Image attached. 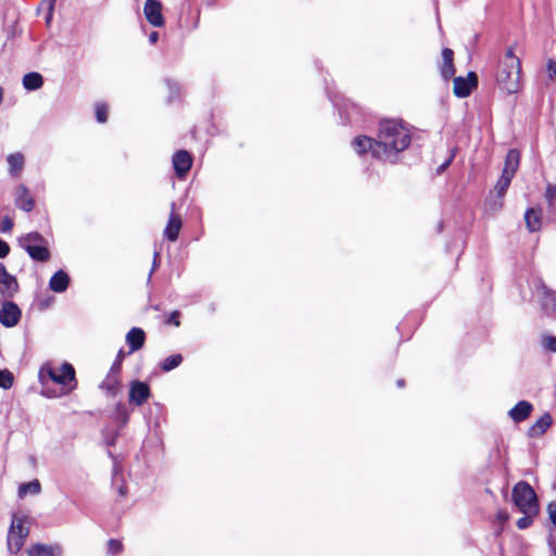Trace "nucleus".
<instances>
[{
    "mask_svg": "<svg viewBox=\"0 0 556 556\" xmlns=\"http://www.w3.org/2000/svg\"><path fill=\"white\" fill-rule=\"evenodd\" d=\"M410 140V130L402 121L384 119L379 124L376 140L358 136L352 141V146L358 154L370 152L376 159L394 162L397 154L407 149Z\"/></svg>",
    "mask_w": 556,
    "mask_h": 556,
    "instance_id": "nucleus-1",
    "label": "nucleus"
},
{
    "mask_svg": "<svg viewBox=\"0 0 556 556\" xmlns=\"http://www.w3.org/2000/svg\"><path fill=\"white\" fill-rule=\"evenodd\" d=\"M521 63L514 54L513 49H508L504 59L500 62L496 72V83L498 87L511 94L517 93L521 89Z\"/></svg>",
    "mask_w": 556,
    "mask_h": 556,
    "instance_id": "nucleus-2",
    "label": "nucleus"
},
{
    "mask_svg": "<svg viewBox=\"0 0 556 556\" xmlns=\"http://www.w3.org/2000/svg\"><path fill=\"white\" fill-rule=\"evenodd\" d=\"M40 379L47 375L54 383L62 387L63 392L61 394H68L76 386L75 369L68 363H63L59 367L45 366L40 369Z\"/></svg>",
    "mask_w": 556,
    "mask_h": 556,
    "instance_id": "nucleus-3",
    "label": "nucleus"
},
{
    "mask_svg": "<svg viewBox=\"0 0 556 556\" xmlns=\"http://www.w3.org/2000/svg\"><path fill=\"white\" fill-rule=\"evenodd\" d=\"M18 244L34 261L47 262L50 260L49 242L37 231H31L20 237Z\"/></svg>",
    "mask_w": 556,
    "mask_h": 556,
    "instance_id": "nucleus-4",
    "label": "nucleus"
},
{
    "mask_svg": "<svg viewBox=\"0 0 556 556\" xmlns=\"http://www.w3.org/2000/svg\"><path fill=\"white\" fill-rule=\"evenodd\" d=\"M513 502L519 511L525 515H536L539 511L538 498L532 486L523 481L513 489Z\"/></svg>",
    "mask_w": 556,
    "mask_h": 556,
    "instance_id": "nucleus-5",
    "label": "nucleus"
},
{
    "mask_svg": "<svg viewBox=\"0 0 556 556\" xmlns=\"http://www.w3.org/2000/svg\"><path fill=\"white\" fill-rule=\"evenodd\" d=\"M29 534V528L26 526L24 517L13 516L11 527L9 529L7 545L11 554H17Z\"/></svg>",
    "mask_w": 556,
    "mask_h": 556,
    "instance_id": "nucleus-6",
    "label": "nucleus"
},
{
    "mask_svg": "<svg viewBox=\"0 0 556 556\" xmlns=\"http://www.w3.org/2000/svg\"><path fill=\"white\" fill-rule=\"evenodd\" d=\"M535 296L538 298L541 307L546 313L556 311V293L548 289L541 280L535 283Z\"/></svg>",
    "mask_w": 556,
    "mask_h": 556,
    "instance_id": "nucleus-7",
    "label": "nucleus"
},
{
    "mask_svg": "<svg viewBox=\"0 0 556 556\" xmlns=\"http://www.w3.org/2000/svg\"><path fill=\"white\" fill-rule=\"evenodd\" d=\"M18 290V283L14 276L8 273L5 266L0 263V295L11 299Z\"/></svg>",
    "mask_w": 556,
    "mask_h": 556,
    "instance_id": "nucleus-8",
    "label": "nucleus"
},
{
    "mask_svg": "<svg viewBox=\"0 0 556 556\" xmlns=\"http://www.w3.org/2000/svg\"><path fill=\"white\" fill-rule=\"evenodd\" d=\"M478 78L473 72H470L466 78H454V93L458 98H466L470 94L471 90L477 86Z\"/></svg>",
    "mask_w": 556,
    "mask_h": 556,
    "instance_id": "nucleus-9",
    "label": "nucleus"
},
{
    "mask_svg": "<svg viewBox=\"0 0 556 556\" xmlns=\"http://www.w3.org/2000/svg\"><path fill=\"white\" fill-rule=\"evenodd\" d=\"M173 167L178 178H184L192 166V156L186 150H179L173 155Z\"/></svg>",
    "mask_w": 556,
    "mask_h": 556,
    "instance_id": "nucleus-10",
    "label": "nucleus"
},
{
    "mask_svg": "<svg viewBox=\"0 0 556 556\" xmlns=\"http://www.w3.org/2000/svg\"><path fill=\"white\" fill-rule=\"evenodd\" d=\"M147 21L154 27H161L164 24L162 15V3L157 0H147L143 8Z\"/></svg>",
    "mask_w": 556,
    "mask_h": 556,
    "instance_id": "nucleus-11",
    "label": "nucleus"
},
{
    "mask_svg": "<svg viewBox=\"0 0 556 556\" xmlns=\"http://www.w3.org/2000/svg\"><path fill=\"white\" fill-rule=\"evenodd\" d=\"M20 318L21 309L18 306L11 301H5L0 308V323L4 327H13L18 323Z\"/></svg>",
    "mask_w": 556,
    "mask_h": 556,
    "instance_id": "nucleus-12",
    "label": "nucleus"
},
{
    "mask_svg": "<svg viewBox=\"0 0 556 556\" xmlns=\"http://www.w3.org/2000/svg\"><path fill=\"white\" fill-rule=\"evenodd\" d=\"M14 204L16 207L27 213L34 210L35 200L26 186L20 185L14 189Z\"/></svg>",
    "mask_w": 556,
    "mask_h": 556,
    "instance_id": "nucleus-13",
    "label": "nucleus"
},
{
    "mask_svg": "<svg viewBox=\"0 0 556 556\" xmlns=\"http://www.w3.org/2000/svg\"><path fill=\"white\" fill-rule=\"evenodd\" d=\"M150 396L149 386L141 381H132L129 389V401L142 405Z\"/></svg>",
    "mask_w": 556,
    "mask_h": 556,
    "instance_id": "nucleus-14",
    "label": "nucleus"
},
{
    "mask_svg": "<svg viewBox=\"0 0 556 556\" xmlns=\"http://www.w3.org/2000/svg\"><path fill=\"white\" fill-rule=\"evenodd\" d=\"M28 556H62L63 548L59 544L37 543L27 549Z\"/></svg>",
    "mask_w": 556,
    "mask_h": 556,
    "instance_id": "nucleus-15",
    "label": "nucleus"
},
{
    "mask_svg": "<svg viewBox=\"0 0 556 556\" xmlns=\"http://www.w3.org/2000/svg\"><path fill=\"white\" fill-rule=\"evenodd\" d=\"M174 210H175V203H172V213L169 215L167 225L164 229V236L169 241H173V242L177 240L180 229H181V226H182L181 218L179 217V215L174 213Z\"/></svg>",
    "mask_w": 556,
    "mask_h": 556,
    "instance_id": "nucleus-16",
    "label": "nucleus"
},
{
    "mask_svg": "<svg viewBox=\"0 0 556 556\" xmlns=\"http://www.w3.org/2000/svg\"><path fill=\"white\" fill-rule=\"evenodd\" d=\"M7 162L9 175L13 178L20 177L25 165L24 155L21 152L11 153L7 156Z\"/></svg>",
    "mask_w": 556,
    "mask_h": 556,
    "instance_id": "nucleus-17",
    "label": "nucleus"
},
{
    "mask_svg": "<svg viewBox=\"0 0 556 556\" xmlns=\"http://www.w3.org/2000/svg\"><path fill=\"white\" fill-rule=\"evenodd\" d=\"M532 409L533 406L531 403L520 401L508 412V415L515 422H521L530 416Z\"/></svg>",
    "mask_w": 556,
    "mask_h": 556,
    "instance_id": "nucleus-18",
    "label": "nucleus"
},
{
    "mask_svg": "<svg viewBox=\"0 0 556 556\" xmlns=\"http://www.w3.org/2000/svg\"><path fill=\"white\" fill-rule=\"evenodd\" d=\"M146 340V333L142 329L134 327L126 334V342L130 348L129 353L140 350Z\"/></svg>",
    "mask_w": 556,
    "mask_h": 556,
    "instance_id": "nucleus-19",
    "label": "nucleus"
},
{
    "mask_svg": "<svg viewBox=\"0 0 556 556\" xmlns=\"http://www.w3.org/2000/svg\"><path fill=\"white\" fill-rule=\"evenodd\" d=\"M525 222L527 228L531 231H539L542 227V211L541 208L531 207L525 213Z\"/></svg>",
    "mask_w": 556,
    "mask_h": 556,
    "instance_id": "nucleus-20",
    "label": "nucleus"
},
{
    "mask_svg": "<svg viewBox=\"0 0 556 556\" xmlns=\"http://www.w3.org/2000/svg\"><path fill=\"white\" fill-rule=\"evenodd\" d=\"M70 285V277L64 270H58L50 279L49 287L52 291L62 293Z\"/></svg>",
    "mask_w": 556,
    "mask_h": 556,
    "instance_id": "nucleus-21",
    "label": "nucleus"
},
{
    "mask_svg": "<svg viewBox=\"0 0 556 556\" xmlns=\"http://www.w3.org/2000/svg\"><path fill=\"white\" fill-rule=\"evenodd\" d=\"M519 162H520L519 152L515 149L509 150L506 155L505 164H504V168H503L502 173L514 177L519 167Z\"/></svg>",
    "mask_w": 556,
    "mask_h": 556,
    "instance_id": "nucleus-22",
    "label": "nucleus"
},
{
    "mask_svg": "<svg viewBox=\"0 0 556 556\" xmlns=\"http://www.w3.org/2000/svg\"><path fill=\"white\" fill-rule=\"evenodd\" d=\"M453 50L445 48L442 51V60L443 64L441 66V75L444 79L451 78L455 73V67L453 64Z\"/></svg>",
    "mask_w": 556,
    "mask_h": 556,
    "instance_id": "nucleus-23",
    "label": "nucleus"
},
{
    "mask_svg": "<svg viewBox=\"0 0 556 556\" xmlns=\"http://www.w3.org/2000/svg\"><path fill=\"white\" fill-rule=\"evenodd\" d=\"M23 87L28 91H35L42 87L43 78L37 72H31L23 77Z\"/></svg>",
    "mask_w": 556,
    "mask_h": 556,
    "instance_id": "nucleus-24",
    "label": "nucleus"
},
{
    "mask_svg": "<svg viewBox=\"0 0 556 556\" xmlns=\"http://www.w3.org/2000/svg\"><path fill=\"white\" fill-rule=\"evenodd\" d=\"M40 492H41V484L38 479H34L29 482L22 483L18 486L17 494L21 498H23V497L27 496L28 494L37 495Z\"/></svg>",
    "mask_w": 556,
    "mask_h": 556,
    "instance_id": "nucleus-25",
    "label": "nucleus"
},
{
    "mask_svg": "<svg viewBox=\"0 0 556 556\" xmlns=\"http://www.w3.org/2000/svg\"><path fill=\"white\" fill-rule=\"evenodd\" d=\"M119 376L108 374L100 387L109 394L115 395L119 390Z\"/></svg>",
    "mask_w": 556,
    "mask_h": 556,
    "instance_id": "nucleus-26",
    "label": "nucleus"
},
{
    "mask_svg": "<svg viewBox=\"0 0 556 556\" xmlns=\"http://www.w3.org/2000/svg\"><path fill=\"white\" fill-rule=\"evenodd\" d=\"M552 424V417L548 414L543 415L531 427L530 431L533 435L544 433Z\"/></svg>",
    "mask_w": 556,
    "mask_h": 556,
    "instance_id": "nucleus-27",
    "label": "nucleus"
},
{
    "mask_svg": "<svg viewBox=\"0 0 556 556\" xmlns=\"http://www.w3.org/2000/svg\"><path fill=\"white\" fill-rule=\"evenodd\" d=\"M181 362H182V356L180 354H174V355L166 357L162 362L161 368L164 371H170V370L175 369L176 367H178L181 364Z\"/></svg>",
    "mask_w": 556,
    "mask_h": 556,
    "instance_id": "nucleus-28",
    "label": "nucleus"
},
{
    "mask_svg": "<svg viewBox=\"0 0 556 556\" xmlns=\"http://www.w3.org/2000/svg\"><path fill=\"white\" fill-rule=\"evenodd\" d=\"M513 178L514 177L502 173L501 177L498 178L494 187V190L496 191L498 197H503L505 194Z\"/></svg>",
    "mask_w": 556,
    "mask_h": 556,
    "instance_id": "nucleus-29",
    "label": "nucleus"
},
{
    "mask_svg": "<svg viewBox=\"0 0 556 556\" xmlns=\"http://www.w3.org/2000/svg\"><path fill=\"white\" fill-rule=\"evenodd\" d=\"M13 380L14 377L8 369L0 370V388L5 390L10 389L13 384Z\"/></svg>",
    "mask_w": 556,
    "mask_h": 556,
    "instance_id": "nucleus-30",
    "label": "nucleus"
},
{
    "mask_svg": "<svg viewBox=\"0 0 556 556\" xmlns=\"http://www.w3.org/2000/svg\"><path fill=\"white\" fill-rule=\"evenodd\" d=\"M123 551V543L116 539H111L108 542V554L115 556Z\"/></svg>",
    "mask_w": 556,
    "mask_h": 556,
    "instance_id": "nucleus-31",
    "label": "nucleus"
},
{
    "mask_svg": "<svg viewBox=\"0 0 556 556\" xmlns=\"http://www.w3.org/2000/svg\"><path fill=\"white\" fill-rule=\"evenodd\" d=\"M96 116L99 123H105L108 119V108L103 103H98L96 105Z\"/></svg>",
    "mask_w": 556,
    "mask_h": 556,
    "instance_id": "nucleus-32",
    "label": "nucleus"
},
{
    "mask_svg": "<svg viewBox=\"0 0 556 556\" xmlns=\"http://www.w3.org/2000/svg\"><path fill=\"white\" fill-rule=\"evenodd\" d=\"M117 438H118L117 431L105 430L103 433V441L106 446H113L116 443Z\"/></svg>",
    "mask_w": 556,
    "mask_h": 556,
    "instance_id": "nucleus-33",
    "label": "nucleus"
},
{
    "mask_svg": "<svg viewBox=\"0 0 556 556\" xmlns=\"http://www.w3.org/2000/svg\"><path fill=\"white\" fill-rule=\"evenodd\" d=\"M545 199L548 202L549 206L554 205V201L556 199V186L548 184L545 190Z\"/></svg>",
    "mask_w": 556,
    "mask_h": 556,
    "instance_id": "nucleus-34",
    "label": "nucleus"
},
{
    "mask_svg": "<svg viewBox=\"0 0 556 556\" xmlns=\"http://www.w3.org/2000/svg\"><path fill=\"white\" fill-rule=\"evenodd\" d=\"M542 344L545 350L556 352V337H545Z\"/></svg>",
    "mask_w": 556,
    "mask_h": 556,
    "instance_id": "nucleus-35",
    "label": "nucleus"
},
{
    "mask_svg": "<svg viewBox=\"0 0 556 556\" xmlns=\"http://www.w3.org/2000/svg\"><path fill=\"white\" fill-rule=\"evenodd\" d=\"M117 417L121 419L122 426H124L128 421V414L123 404H118L116 407Z\"/></svg>",
    "mask_w": 556,
    "mask_h": 556,
    "instance_id": "nucleus-36",
    "label": "nucleus"
},
{
    "mask_svg": "<svg viewBox=\"0 0 556 556\" xmlns=\"http://www.w3.org/2000/svg\"><path fill=\"white\" fill-rule=\"evenodd\" d=\"M12 228H13V220L9 216H5L1 222V226H0L1 232H10L12 230Z\"/></svg>",
    "mask_w": 556,
    "mask_h": 556,
    "instance_id": "nucleus-37",
    "label": "nucleus"
},
{
    "mask_svg": "<svg viewBox=\"0 0 556 556\" xmlns=\"http://www.w3.org/2000/svg\"><path fill=\"white\" fill-rule=\"evenodd\" d=\"M532 516L533 515H525L523 517L519 518L517 521V527L519 529L528 528L532 522V519H531Z\"/></svg>",
    "mask_w": 556,
    "mask_h": 556,
    "instance_id": "nucleus-38",
    "label": "nucleus"
},
{
    "mask_svg": "<svg viewBox=\"0 0 556 556\" xmlns=\"http://www.w3.org/2000/svg\"><path fill=\"white\" fill-rule=\"evenodd\" d=\"M9 244L4 240L0 239V258L5 257L9 254Z\"/></svg>",
    "mask_w": 556,
    "mask_h": 556,
    "instance_id": "nucleus-39",
    "label": "nucleus"
},
{
    "mask_svg": "<svg viewBox=\"0 0 556 556\" xmlns=\"http://www.w3.org/2000/svg\"><path fill=\"white\" fill-rule=\"evenodd\" d=\"M548 514L551 521L556 526V502L548 505Z\"/></svg>",
    "mask_w": 556,
    "mask_h": 556,
    "instance_id": "nucleus-40",
    "label": "nucleus"
},
{
    "mask_svg": "<svg viewBox=\"0 0 556 556\" xmlns=\"http://www.w3.org/2000/svg\"><path fill=\"white\" fill-rule=\"evenodd\" d=\"M121 368H122V363H121V361H115V362L112 364V366H111V369H110L109 374L119 376Z\"/></svg>",
    "mask_w": 556,
    "mask_h": 556,
    "instance_id": "nucleus-41",
    "label": "nucleus"
},
{
    "mask_svg": "<svg viewBox=\"0 0 556 556\" xmlns=\"http://www.w3.org/2000/svg\"><path fill=\"white\" fill-rule=\"evenodd\" d=\"M547 71L551 78L556 77V61H549L547 63Z\"/></svg>",
    "mask_w": 556,
    "mask_h": 556,
    "instance_id": "nucleus-42",
    "label": "nucleus"
},
{
    "mask_svg": "<svg viewBox=\"0 0 556 556\" xmlns=\"http://www.w3.org/2000/svg\"><path fill=\"white\" fill-rule=\"evenodd\" d=\"M453 159H454V153H452L450 155V157L442 165H440V167L438 168V173L444 172L447 168V166L451 164Z\"/></svg>",
    "mask_w": 556,
    "mask_h": 556,
    "instance_id": "nucleus-43",
    "label": "nucleus"
},
{
    "mask_svg": "<svg viewBox=\"0 0 556 556\" xmlns=\"http://www.w3.org/2000/svg\"><path fill=\"white\" fill-rule=\"evenodd\" d=\"M496 518L500 522H505L508 520V513L506 510H500L496 514Z\"/></svg>",
    "mask_w": 556,
    "mask_h": 556,
    "instance_id": "nucleus-44",
    "label": "nucleus"
},
{
    "mask_svg": "<svg viewBox=\"0 0 556 556\" xmlns=\"http://www.w3.org/2000/svg\"><path fill=\"white\" fill-rule=\"evenodd\" d=\"M159 255H160V253H159V252H154L153 265H152V269H151V271H150V274H149V278H148V280H150V279H151V277H152V273H153V271L157 268V266H159V263H157V257H159Z\"/></svg>",
    "mask_w": 556,
    "mask_h": 556,
    "instance_id": "nucleus-45",
    "label": "nucleus"
},
{
    "mask_svg": "<svg viewBox=\"0 0 556 556\" xmlns=\"http://www.w3.org/2000/svg\"><path fill=\"white\" fill-rule=\"evenodd\" d=\"M56 0H42V3L46 4L49 9V16H51L52 14V10H53V7H54V3H55ZM50 17H48L49 20Z\"/></svg>",
    "mask_w": 556,
    "mask_h": 556,
    "instance_id": "nucleus-46",
    "label": "nucleus"
},
{
    "mask_svg": "<svg viewBox=\"0 0 556 556\" xmlns=\"http://www.w3.org/2000/svg\"><path fill=\"white\" fill-rule=\"evenodd\" d=\"M178 316H179L178 312H174V313L170 315V317H169V319H168V323H173L175 326H177V327H178V326H179V324H180V323H179V320H178Z\"/></svg>",
    "mask_w": 556,
    "mask_h": 556,
    "instance_id": "nucleus-47",
    "label": "nucleus"
},
{
    "mask_svg": "<svg viewBox=\"0 0 556 556\" xmlns=\"http://www.w3.org/2000/svg\"><path fill=\"white\" fill-rule=\"evenodd\" d=\"M159 40V34L156 31H152L150 35H149V41L151 43H155L156 41Z\"/></svg>",
    "mask_w": 556,
    "mask_h": 556,
    "instance_id": "nucleus-48",
    "label": "nucleus"
},
{
    "mask_svg": "<svg viewBox=\"0 0 556 556\" xmlns=\"http://www.w3.org/2000/svg\"><path fill=\"white\" fill-rule=\"evenodd\" d=\"M117 470H118V467L116 465V463L114 464V477H113V483L114 484H117L118 482V479H117Z\"/></svg>",
    "mask_w": 556,
    "mask_h": 556,
    "instance_id": "nucleus-49",
    "label": "nucleus"
},
{
    "mask_svg": "<svg viewBox=\"0 0 556 556\" xmlns=\"http://www.w3.org/2000/svg\"><path fill=\"white\" fill-rule=\"evenodd\" d=\"M118 492L122 496L126 494V489L123 484L118 485Z\"/></svg>",
    "mask_w": 556,
    "mask_h": 556,
    "instance_id": "nucleus-50",
    "label": "nucleus"
},
{
    "mask_svg": "<svg viewBox=\"0 0 556 556\" xmlns=\"http://www.w3.org/2000/svg\"><path fill=\"white\" fill-rule=\"evenodd\" d=\"M124 356H125L124 352H123V351H119L115 361H121V363H122V362H123Z\"/></svg>",
    "mask_w": 556,
    "mask_h": 556,
    "instance_id": "nucleus-51",
    "label": "nucleus"
},
{
    "mask_svg": "<svg viewBox=\"0 0 556 556\" xmlns=\"http://www.w3.org/2000/svg\"><path fill=\"white\" fill-rule=\"evenodd\" d=\"M396 383H397V386H399L400 388H402V387L404 386V380H403V379H400V380H397V382H396Z\"/></svg>",
    "mask_w": 556,
    "mask_h": 556,
    "instance_id": "nucleus-52",
    "label": "nucleus"
},
{
    "mask_svg": "<svg viewBox=\"0 0 556 556\" xmlns=\"http://www.w3.org/2000/svg\"><path fill=\"white\" fill-rule=\"evenodd\" d=\"M109 456L115 460V456L112 454V452L109 451Z\"/></svg>",
    "mask_w": 556,
    "mask_h": 556,
    "instance_id": "nucleus-53",
    "label": "nucleus"
}]
</instances>
